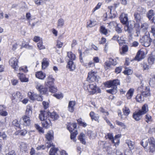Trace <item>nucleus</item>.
<instances>
[{"label":"nucleus","mask_w":155,"mask_h":155,"mask_svg":"<svg viewBox=\"0 0 155 155\" xmlns=\"http://www.w3.org/2000/svg\"><path fill=\"white\" fill-rule=\"evenodd\" d=\"M49 111L42 110L40 111V113L39 116V118L41 120H43V122L42 123L43 127L46 128H48L51 126V120L49 118Z\"/></svg>","instance_id":"f257e3e1"},{"label":"nucleus","mask_w":155,"mask_h":155,"mask_svg":"<svg viewBox=\"0 0 155 155\" xmlns=\"http://www.w3.org/2000/svg\"><path fill=\"white\" fill-rule=\"evenodd\" d=\"M149 143V151L151 153L155 152V140L153 137L143 139L140 142V144L145 148L147 147Z\"/></svg>","instance_id":"f03ea898"},{"label":"nucleus","mask_w":155,"mask_h":155,"mask_svg":"<svg viewBox=\"0 0 155 155\" xmlns=\"http://www.w3.org/2000/svg\"><path fill=\"white\" fill-rule=\"evenodd\" d=\"M120 84V82L118 79L114 80L112 81H109L106 83V85L108 87H112L111 89L107 90V91L109 93L114 94H115L117 91V86Z\"/></svg>","instance_id":"7ed1b4c3"},{"label":"nucleus","mask_w":155,"mask_h":155,"mask_svg":"<svg viewBox=\"0 0 155 155\" xmlns=\"http://www.w3.org/2000/svg\"><path fill=\"white\" fill-rule=\"evenodd\" d=\"M54 80L52 75H49L46 78L45 82V86L49 87L50 92L52 93L54 92L57 91L56 88L54 86Z\"/></svg>","instance_id":"20e7f679"},{"label":"nucleus","mask_w":155,"mask_h":155,"mask_svg":"<svg viewBox=\"0 0 155 155\" xmlns=\"http://www.w3.org/2000/svg\"><path fill=\"white\" fill-rule=\"evenodd\" d=\"M125 25L124 29L125 31L127 32L130 35L132 36L133 35L134 28L135 24L134 21H129Z\"/></svg>","instance_id":"39448f33"},{"label":"nucleus","mask_w":155,"mask_h":155,"mask_svg":"<svg viewBox=\"0 0 155 155\" xmlns=\"http://www.w3.org/2000/svg\"><path fill=\"white\" fill-rule=\"evenodd\" d=\"M152 41V40L150 38L149 34L143 36L140 39V41L142 45L146 47L150 46Z\"/></svg>","instance_id":"423d86ee"},{"label":"nucleus","mask_w":155,"mask_h":155,"mask_svg":"<svg viewBox=\"0 0 155 155\" xmlns=\"http://www.w3.org/2000/svg\"><path fill=\"white\" fill-rule=\"evenodd\" d=\"M99 78V76L97 75V72L91 71L88 73L87 81L89 82L98 81Z\"/></svg>","instance_id":"0eeeda50"},{"label":"nucleus","mask_w":155,"mask_h":155,"mask_svg":"<svg viewBox=\"0 0 155 155\" xmlns=\"http://www.w3.org/2000/svg\"><path fill=\"white\" fill-rule=\"evenodd\" d=\"M47 140H46L45 146L48 148H50L51 146H54L53 145L51 140L53 139V136L51 131H49L46 136Z\"/></svg>","instance_id":"6e6552de"},{"label":"nucleus","mask_w":155,"mask_h":155,"mask_svg":"<svg viewBox=\"0 0 155 155\" xmlns=\"http://www.w3.org/2000/svg\"><path fill=\"white\" fill-rule=\"evenodd\" d=\"M88 86L90 89H88V88L87 89L91 94H97L100 93L101 92L100 89L99 88L97 87L95 84H89Z\"/></svg>","instance_id":"1a4fd4ad"},{"label":"nucleus","mask_w":155,"mask_h":155,"mask_svg":"<svg viewBox=\"0 0 155 155\" xmlns=\"http://www.w3.org/2000/svg\"><path fill=\"white\" fill-rule=\"evenodd\" d=\"M134 20L136 21V23H135V25H137V27L140 28V23L141 22L143 18L142 15L135 11L134 14Z\"/></svg>","instance_id":"9d476101"},{"label":"nucleus","mask_w":155,"mask_h":155,"mask_svg":"<svg viewBox=\"0 0 155 155\" xmlns=\"http://www.w3.org/2000/svg\"><path fill=\"white\" fill-rule=\"evenodd\" d=\"M9 64L15 70H17L19 66L18 65V60L16 58L13 57L10 59L9 61Z\"/></svg>","instance_id":"9b49d317"},{"label":"nucleus","mask_w":155,"mask_h":155,"mask_svg":"<svg viewBox=\"0 0 155 155\" xmlns=\"http://www.w3.org/2000/svg\"><path fill=\"white\" fill-rule=\"evenodd\" d=\"M20 121L24 126H28L30 124V117L23 116L20 119Z\"/></svg>","instance_id":"f8f14e48"},{"label":"nucleus","mask_w":155,"mask_h":155,"mask_svg":"<svg viewBox=\"0 0 155 155\" xmlns=\"http://www.w3.org/2000/svg\"><path fill=\"white\" fill-rule=\"evenodd\" d=\"M145 55L144 52L143 51L140 50L137 52L134 59L135 60L139 61L145 58Z\"/></svg>","instance_id":"ddd939ff"},{"label":"nucleus","mask_w":155,"mask_h":155,"mask_svg":"<svg viewBox=\"0 0 155 155\" xmlns=\"http://www.w3.org/2000/svg\"><path fill=\"white\" fill-rule=\"evenodd\" d=\"M120 22L124 25L127 23L128 21V15L124 13H122L119 17Z\"/></svg>","instance_id":"4468645a"},{"label":"nucleus","mask_w":155,"mask_h":155,"mask_svg":"<svg viewBox=\"0 0 155 155\" xmlns=\"http://www.w3.org/2000/svg\"><path fill=\"white\" fill-rule=\"evenodd\" d=\"M18 76L20 81L22 82H26L28 81V79L26 77L25 75L23 73H19L18 74Z\"/></svg>","instance_id":"2eb2a0df"},{"label":"nucleus","mask_w":155,"mask_h":155,"mask_svg":"<svg viewBox=\"0 0 155 155\" xmlns=\"http://www.w3.org/2000/svg\"><path fill=\"white\" fill-rule=\"evenodd\" d=\"M32 107L28 105L27 106L25 115L24 116L30 117L32 114Z\"/></svg>","instance_id":"dca6fc26"},{"label":"nucleus","mask_w":155,"mask_h":155,"mask_svg":"<svg viewBox=\"0 0 155 155\" xmlns=\"http://www.w3.org/2000/svg\"><path fill=\"white\" fill-rule=\"evenodd\" d=\"M90 116L92 120H94L99 122V116L98 114H95L93 111H91L90 113Z\"/></svg>","instance_id":"f3484780"},{"label":"nucleus","mask_w":155,"mask_h":155,"mask_svg":"<svg viewBox=\"0 0 155 155\" xmlns=\"http://www.w3.org/2000/svg\"><path fill=\"white\" fill-rule=\"evenodd\" d=\"M143 114L139 111L137 112L134 113L133 114V118L136 121L139 120L142 117Z\"/></svg>","instance_id":"a211bd4d"},{"label":"nucleus","mask_w":155,"mask_h":155,"mask_svg":"<svg viewBox=\"0 0 155 155\" xmlns=\"http://www.w3.org/2000/svg\"><path fill=\"white\" fill-rule=\"evenodd\" d=\"M50 114H49V119H51V120H57L59 117L58 114L56 112H53L51 113L49 112Z\"/></svg>","instance_id":"6ab92c4d"},{"label":"nucleus","mask_w":155,"mask_h":155,"mask_svg":"<svg viewBox=\"0 0 155 155\" xmlns=\"http://www.w3.org/2000/svg\"><path fill=\"white\" fill-rule=\"evenodd\" d=\"M75 105V102L74 101H70L69 102L68 108L70 112H73L74 111V106Z\"/></svg>","instance_id":"aec40b11"},{"label":"nucleus","mask_w":155,"mask_h":155,"mask_svg":"<svg viewBox=\"0 0 155 155\" xmlns=\"http://www.w3.org/2000/svg\"><path fill=\"white\" fill-rule=\"evenodd\" d=\"M45 74L42 71H39L36 73L35 74L36 77L40 79L43 80L45 77Z\"/></svg>","instance_id":"412c9836"},{"label":"nucleus","mask_w":155,"mask_h":155,"mask_svg":"<svg viewBox=\"0 0 155 155\" xmlns=\"http://www.w3.org/2000/svg\"><path fill=\"white\" fill-rule=\"evenodd\" d=\"M43 86L41 85L37 86V88L39 90L41 94H46L48 90L47 88H43Z\"/></svg>","instance_id":"4be33fe9"},{"label":"nucleus","mask_w":155,"mask_h":155,"mask_svg":"<svg viewBox=\"0 0 155 155\" xmlns=\"http://www.w3.org/2000/svg\"><path fill=\"white\" fill-rule=\"evenodd\" d=\"M113 6H108V8L109 10V12L110 13V15L109 17L110 18H114L116 16L117 13L115 11L112 12V9Z\"/></svg>","instance_id":"5701e85b"},{"label":"nucleus","mask_w":155,"mask_h":155,"mask_svg":"<svg viewBox=\"0 0 155 155\" xmlns=\"http://www.w3.org/2000/svg\"><path fill=\"white\" fill-rule=\"evenodd\" d=\"M19 147L22 152H26L28 150V148L26 144L24 142H21L19 143Z\"/></svg>","instance_id":"b1692460"},{"label":"nucleus","mask_w":155,"mask_h":155,"mask_svg":"<svg viewBox=\"0 0 155 155\" xmlns=\"http://www.w3.org/2000/svg\"><path fill=\"white\" fill-rule=\"evenodd\" d=\"M77 124L75 123H72L69 126H68L67 127L68 129L70 132H72L73 131H75V129L76 128Z\"/></svg>","instance_id":"393cba45"},{"label":"nucleus","mask_w":155,"mask_h":155,"mask_svg":"<svg viewBox=\"0 0 155 155\" xmlns=\"http://www.w3.org/2000/svg\"><path fill=\"white\" fill-rule=\"evenodd\" d=\"M126 143L127 144L130 150H133L134 149L135 144L134 142L128 140H126Z\"/></svg>","instance_id":"a878e982"},{"label":"nucleus","mask_w":155,"mask_h":155,"mask_svg":"<svg viewBox=\"0 0 155 155\" xmlns=\"http://www.w3.org/2000/svg\"><path fill=\"white\" fill-rule=\"evenodd\" d=\"M148 111V106L147 104H144L142 107V110H139L143 115L146 114Z\"/></svg>","instance_id":"bb28decb"},{"label":"nucleus","mask_w":155,"mask_h":155,"mask_svg":"<svg viewBox=\"0 0 155 155\" xmlns=\"http://www.w3.org/2000/svg\"><path fill=\"white\" fill-rule=\"evenodd\" d=\"M67 67L71 71H73L75 68V65L74 64L73 61H70L68 63Z\"/></svg>","instance_id":"cd10ccee"},{"label":"nucleus","mask_w":155,"mask_h":155,"mask_svg":"<svg viewBox=\"0 0 155 155\" xmlns=\"http://www.w3.org/2000/svg\"><path fill=\"white\" fill-rule=\"evenodd\" d=\"M48 60L46 58H44L42 63V68L43 69H45L48 65L49 62Z\"/></svg>","instance_id":"c85d7f7f"},{"label":"nucleus","mask_w":155,"mask_h":155,"mask_svg":"<svg viewBox=\"0 0 155 155\" xmlns=\"http://www.w3.org/2000/svg\"><path fill=\"white\" fill-rule=\"evenodd\" d=\"M146 89L147 90L143 92L140 97H141L142 96L143 97H147L150 96V91L149 90V87H146Z\"/></svg>","instance_id":"c756f323"},{"label":"nucleus","mask_w":155,"mask_h":155,"mask_svg":"<svg viewBox=\"0 0 155 155\" xmlns=\"http://www.w3.org/2000/svg\"><path fill=\"white\" fill-rule=\"evenodd\" d=\"M128 48L126 45H123L121 50H120V52L121 54H125L128 51Z\"/></svg>","instance_id":"7c9ffc66"},{"label":"nucleus","mask_w":155,"mask_h":155,"mask_svg":"<svg viewBox=\"0 0 155 155\" xmlns=\"http://www.w3.org/2000/svg\"><path fill=\"white\" fill-rule=\"evenodd\" d=\"M136 12L138 13H140L141 15H142V14H144L145 13L146 10L145 8L141 7H139L137 8Z\"/></svg>","instance_id":"2f4dec72"},{"label":"nucleus","mask_w":155,"mask_h":155,"mask_svg":"<svg viewBox=\"0 0 155 155\" xmlns=\"http://www.w3.org/2000/svg\"><path fill=\"white\" fill-rule=\"evenodd\" d=\"M67 57L72 61L75 60L76 58L75 55L73 54L71 52H68Z\"/></svg>","instance_id":"473e14b6"},{"label":"nucleus","mask_w":155,"mask_h":155,"mask_svg":"<svg viewBox=\"0 0 155 155\" xmlns=\"http://www.w3.org/2000/svg\"><path fill=\"white\" fill-rule=\"evenodd\" d=\"M120 38H121L119 37L117 35H115L112 38V39L114 40H117L119 44L121 45V44L124 43V41L122 40H121L120 41Z\"/></svg>","instance_id":"72a5a7b5"},{"label":"nucleus","mask_w":155,"mask_h":155,"mask_svg":"<svg viewBox=\"0 0 155 155\" xmlns=\"http://www.w3.org/2000/svg\"><path fill=\"white\" fill-rule=\"evenodd\" d=\"M134 91V89L133 88H130L126 94L127 97H132L133 96Z\"/></svg>","instance_id":"f704fd0d"},{"label":"nucleus","mask_w":155,"mask_h":155,"mask_svg":"<svg viewBox=\"0 0 155 155\" xmlns=\"http://www.w3.org/2000/svg\"><path fill=\"white\" fill-rule=\"evenodd\" d=\"M53 147L50 149L49 151V155H56L57 154V152L58 150L57 148H54V146Z\"/></svg>","instance_id":"c9c22d12"},{"label":"nucleus","mask_w":155,"mask_h":155,"mask_svg":"<svg viewBox=\"0 0 155 155\" xmlns=\"http://www.w3.org/2000/svg\"><path fill=\"white\" fill-rule=\"evenodd\" d=\"M149 27V25L148 23H145L142 24L141 26V28L144 31H146Z\"/></svg>","instance_id":"e433bc0d"},{"label":"nucleus","mask_w":155,"mask_h":155,"mask_svg":"<svg viewBox=\"0 0 155 155\" xmlns=\"http://www.w3.org/2000/svg\"><path fill=\"white\" fill-rule=\"evenodd\" d=\"M154 14L153 10H150L147 13V16L150 20L152 18L153 16L154 15Z\"/></svg>","instance_id":"4c0bfd02"},{"label":"nucleus","mask_w":155,"mask_h":155,"mask_svg":"<svg viewBox=\"0 0 155 155\" xmlns=\"http://www.w3.org/2000/svg\"><path fill=\"white\" fill-rule=\"evenodd\" d=\"M64 20L62 18L59 19L58 21V28H61L64 25Z\"/></svg>","instance_id":"58836bf2"},{"label":"nucleus","mask_w":155,"mask_h":155,"mask_svg":"<svg viewBox=\"0 0 155 155\" xmlns=\"http://www.w3.org/2000/svg\"><path fill=\"white\" fill-rule=\"evenodd\" d=\"M100 31L101 33L105 35H106L108 33L107 29L103 26H101L100 27Z\"/></svg>","instance_id":"ea45409f"},{"label":"nucleus","mask_w":155,"mask_h":155,"mask_svg":"<svg viewBox=\"0 0 155 155\" xmlns=\"http://www.w3.org/2000/svg\"><path fill=\"white\" fill-rule=\"evenodd\" d=\"M104 68L106 70L109 69L111 65L109 60L107 61L104 63Z\"/></svg>","instance_id":"a19ab883"},{"label":"nucleus","mask_w":155,"mask_h":155,"mask_svg":"<svg viewBox=\"0 0 155 155\" xmlns=\"http://www.w3.org/2000/svg\"><path fill=\"white\" fill-rule=\"evenodd\" d=\"M149 84L152 87L155 86V76H154L150 78L149 81Z\"/></svg>","instance_id":"79ce46f5"},{"label":"nucleus","mask_w":155,"mask_h":155,"mask_svg":"<svg viewBox=\"0 0 155 155\" xmlns=\"http://www.w3.org/2000/svg\"><path fill=\"white\" fill-rule=\"evenodd\" d=\"M35 127L39 133H44V131L43 130V128L41 127H40L38 125L35 124Z\"/></svg>","instance_id":"37998d69"},{"label":"nucleus","mask_w":155,"mask_h":155,"mask_svg":"<svg viewBox=\"0 0 155 155\" xmlns=\"http://www.w3.org/2000/svg\"><path fill=\"white\" fill-rule=\"evenodd\" d=\"M96 23L95 21H90L89 23L87 22V27L91 28L95 25Z\"/></svg>","instance_id":"c03bdc74"},{"label":"nucleus","mask_w":155,"mask_h":155,"mask_svg":"<svg viewBox=\"0 0 155 155\" xmlns=\"http://www.w3.org/2000/svg\"><path fill=\"white\" fill-rule=\"evenodd\" d=\"M37 46L40 50L45 49V48L44 45H43L42 42L41 41L37 43Z\"/></svg>","instance_id":"a18cd8bd"},{"label":"nucleus","mask_w":155,"mask_h":155,"mask_svg":"<svg viewBox=\"0 0 155 155\" xmlns=\"http://www.w3.org/2000/svg\"><path fill=\"white\" fill-rule=\"evenodd\" d=\"M109 60L110 63V64L113 65H115L117 64L116 60L115 59H113L111 58H109Z\"/></svg>","instance_id":"49530a36"},{"label":"nucleus","mask_w":155,"mask_h":155,"mask_svg":"<svg viewBox=\"0 0 155 155\" xmlns=\"http://www.w3.org/2000/svg\"><path fill=\"white\" fill-rule=\"evenodd\" d=\"M123 111L125 115H128L130 112V110L128 108L125 107L123 109Z\"/></svg>","instance_id":"de8ad7c7"},{"label":"nucleus","mask_w":155,"mask_h":155,"mask_svg":"<svg viewBox=\"0 0 155 155\" xmlns=\"http://www.w3.org/2000/svg\"><path fill=\"white\" fill-rule=\"evenodd\" d=\"M116 124L119 126H120L121 127H123V128L125 129L126 127V125L124 123L122 122H120L119 121L116 120Z\"/></svg>","instance_id":"09e8293b"},{"label":"nucleus","mask_w":155,"mask_h":155,"mask_svg":"<svg viewBox=\"0 0 155 155\" xmlns=\"http://www.w3.org/2000/svg\"><path fill=\"white\" fill-rule=\"evenodd\" d=\"M72 133L71 134V140H74V138L76 137V135L78 134L77 131L75 130L74 132H72Z\"/></svg>","instance_id":"8fccbe9b"},{"label":"nucleus","mask_w":155,"mask_h":155,"mask_svg":"<svg viewBox=\"0 0 155 155\" xmlns=\"http://www.w3.org/2000/svg\"><path fill=\"white\" fill-rule=\"evenodd\" d=\"M46 147L45 145H40L38 146L36 148V149L37 150H43L45 149Z\"/></svg>","instance_id":"3c124183"},{"label":"nucleus","mask_w":155,"mask_h":155,"mask_svg":"<svg viewBox=\"0 0 155 155\" xmlns=\"http://www.w3.org/2000/svg\"><path fill=\"white\" fill-rule=\"evenodd\" d=\"M145 120L147 123H149L151 121V117L149 114H147L145 115Z\"/></svg>","instance_id":"603ef678"},{"label":"nucleus","mask_w":155,"mask_h":155,"mask_svg":"<svg viewBox=\"0 0 155 155\" xmlns=\"http://www.w3.org/2000/svg\"><path fill=\"white\" fill-rule=\"evenodd\" d=\"M95 65V64L94 62L90 61L88 64H86L84 65V66L86 67V68H90L94 67Z\"/></svg>","instance_id":"864d4df0"},{"label":"nucleus","mask_w":155,"mask_h":155,"mask_svg":"<svg viewBox=\"0 0 155 155\" xmlns=\"http://www.w3.org/2000/svg\"><path fill=\"white\" fill-rule=\"evenodd\" d=\"M120 25L117 24V26L115 28L116 31L118 33H120L122 32V30L120 27Z\"/></svg>","instance_id":"5fc2aeb1"},{"label":"nucleus","mask_w":155,"mask_h":155,"mask_svg":"<svg viewBox=\"0 0 155 155\" xmlns=\"http://www.w3.org/2000/svg\"><path fill=\"white\" fill-rule=\"evenodd\" d=\"M28 97H37L38 95L34 92H29L28 93Z\"/></svg>","instance_id":"6e6d98bb"},{"label":"nucleus","mask_w":155,"mask_h":155,"mask_svg":"<svg viewBox=\"0 0 155 155\" xmlns=\"http://www.w3.org/2000/svg\"><path fill=\"white\" fill-rule=\"evenodd\" d=\"M155 60L154 58L152 57H150L148 58V63L150 64H152L154 63Z\"/></svg>","instance_id":"4d7b16f0"},{"label":"nucleus","mask_w":155,"mask_h":155,"mask_svg":"<svg viewBox=\"0 0 155 155\" xmlns=\"http://www.w3.org/2000/svg\"><path fill=\"white\" fill-rule=\"evenodd\" d=\"M131 150L127 149L124 153V155H132V152Z\"/></svg>","instance_id":"13d9d810"},{"label":"nucleus","mask_w":155,"mask_h":155,"mask_svg":"<svg viewBox=\"0 0 155 155\" xmlns=\"http://www.w3.org/2000/svg\"><path fill=\"white\" fill-rule=\"evenodd\" d=\"M108 138L111 140V142L113 143H114V140L112 134L111 133H109L107 134Z\"/></svg>","instance_id":"bf43d9fd"},{"label":"nucleus","mask_w":155,"mask_h":155,"mask_svg":"<svg viewBox=\"0 0 155 155\" xmlns=\"http://www.w3.org/2000/svg\"><path fill=\"white\" fill-rule=\"evenodd\" d=\"M63 45V43L59 40L57 41L56 47L58 48H60L62 47Z\"/></svg>","instance_id":"052dcab7"},{"label":"nucleus","mask_w":155,"mask_h":155,"mask_svg":"<svg viewBox=\"0 0 155 155\" xmlns=\"http://www.w3.org/2000/svg\"><path fill=\"white\" fill-rule=\"evenodd\" d=\"M142 66L143 67V70H147L149 68V66L144 62L142 64Z\"/></svg>","instance_id":"680f3d73"},{"label":"nucleus","mask_w":155,"mask_h":155,"mask_svg":"<svg viewBox=\"0 0 155 155\" xmlns=\"http://www.w3.org/2000/svg\"><path fill=\"white\" fill-rule=\"evenodd\" d=\"M27 131L26 130L24 129L21 130L19 132V134L21 136H24L27 133Z\"/></svg>","instance_id":"e2e57ef3"},{"label":"nucleus","mask_w":155,"mask_h":155,"mask_svg":"<svg viewBox=\"0 0 155 155\" xmlns=\"http://www.w3.org/2000/svg\"><path fill=\"white\" fill-rule=\"evenodd\" d=\"M20 71H22L25 72H26L28 71L27 67V66H23L19 68Z\"/></svg>","instance_id":"0e129e2a"},{"label":"nucleus","mask_w":155,"mask_h":155,"mask_svg":"<svg viewBox=\"0 0 155 155\" xmlns=\"http://www.w3.org/2000/svg\"><path fill=\"white\" fill-rule=\"evenodd\" d=\"M11 83L13 85H15L17 84L18 83V81L15 79H13L11 80Z\"/></svg>","instance_id":"69168bd1"},{"label":"nucleus","mask_w":155,"mask_h":155,"mask_svg":"<svg viewBox=\"0 0 155 155\" xmlns=\"http://www.w3.org/2000/svg\"><path fill=\"white\" fill-rule=\"evenodd\" d=\"M122 68L121 67H117L115 69V72L117 74L120 73L121 71Z\"/></svg>","instance_id":"338daca9"},{"label":"nucleus","mask_w":155,"mask_h":155,"mask_svg":"<svg viewBox=\"0 0 155 155\" xmlns=\"http://www.w3.org/2000/svg\"><path fill=\"white\" fill-rule=\"evenodd\" d=\"M151 32L152 33L153 36L155 35V26H152L151 27Z\"/></svg>","instance_id":"774afa93"}]
</instances>
